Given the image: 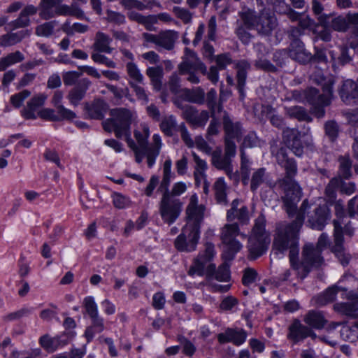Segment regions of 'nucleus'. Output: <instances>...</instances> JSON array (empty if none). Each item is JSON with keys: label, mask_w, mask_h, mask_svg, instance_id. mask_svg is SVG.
<instances>
[{"label": "nucleus", "mask_w": 358, "mask_h": 358, "mask_svg": "<svg viewBox=\"0 0 358 358\" xmlns=\"http://www.w3.org/2000/svg\"><path fill=\"white\" fill-rule=\"evenodd\" d=\"M303 220L304 215L299 213L292 222L280 221L276 223L272 244V253L278 258L283 257L289 252L290 266L301 279L305 278L313 268L320 267L324 262L322 252L315 248L312 243L303 246L301 262H298L299 232Z\"/></svg>", "instance_id": "f257e3e1"}, {"label": "nucleus", "mask_w": 358, "mask_h": 358, "mask_svg": "<svg viewBox=\"0 0 358 358\" xmlns=\"http://www.w3.org/2000/svg\"><path fill=\"white\" fill-rule=\"evenodd\" d=\"M275 157L278 164L285 171V177L278 180V184L284 193L282 201L285 209L290 216L302 196V189L294 179L298 171L297 164L294 159L288 157L287 148L284 147L278 149Z\"/></svg>", "instance_id": "f03ea898"}, {"label": "nucleus", "mask_w": 358, "mask_h": 358, "mask_svg": "<svg viewBox=\"0 0 358 358\" xmlns=\"http://www.w3.org/2000/svg\"><path fill=\"white\" fill-rule=\"evenodd\" d=\"M179 73L186 76V80L192 84L200 83L198 73L206 76L208 79L214 85L219 81V69L215 66H211L209 70L203 62L197 57L196 54L187 48L185 49V57L178 66Z\"/></svg>", "instance_id": "7ed1b4c3"}, {"label": "nucleus", "mask_w": 358, "mask_h": 358, "mask_svg": "<svg viewBox=\"0 0 358 358\" xmlns=\"http://www.w3.org/2000/svg\"><path fill=\"white\" fill-rule=\"evenodd\" d=\"M187 189L184 182H175L165 198H161L159 203V213L164 223L172 224L180 217L183 202L179 198Z\"/></svg>", "instance_id": "20e7f679"}, {"label": "nucleus", "mask_w": 358, "mask_h": 358, "mask_svg": "<svg viewBox=\"0 0 358 358\" xmlns=\"http://www.w3.org/2000/svg\"><path fill=\"white\" fill-rule=\"evenodd\" d=\"M271 243L270 234L266 230V219L259 216L255 222L251 234L248 238V258L255 260L262 256L268 250Z\"/></svg>", "instance_id": "39448f33"}, {"label": "nucleus", "mask_w": 358, "mask_h": 358, "mask_svg": "<svg viewBox=\"0 0 358 358\" xmlns=\"http://www.w3.org/2000/svg\"><path fill=\"white\" fill-rule=\"evenodd\" d=\"M110 115V117L102 123L104 130L114 132L117 138H124L126 141L132 139L131 138L132 112L124 108H117L111 109Z\"/></svg>", "instance_id": "423d86ee"}, {"label": "nucleus", "mask_w": 358, "mask_h": 358, "mask_svg": "<svg viewBox=\"0 0 358 358\" xmlns=\"http://www.w3.org/2000/svg\"><path fill=\"white\" fill-rule=\"evenodd\" d=\"M335 215L336 219L334 220V245L330 249L335 255L342 265L346 266L349 264L350 255L345 252L344 248V237L343 236L342 224L347 220L343 203L338 200L334 203Z\"/></svg>", "instance_id": "0eeeda50"}, {"label": "nucleus", "mask_w": 358, "mask_h": 358, "mask_svg": "<svg viewBox=\"0 0 358 358\" xmlns=\"http://www.w3.org/2000/svg\"><path fill=\"white\" fill-rule=\"evenodd\" d=\"M244 24L250 29H255L263 36H270L278 25V21L274 15L262 12L258 15L251 9L240 13Z\"/></svg>", "instance_id": "6e6552de"}, {"label": "nucleus", "mask_w": 358, "mask_h": 358, "mask_svg": "<svg viewBox=\"0 0 358 358\" xmlns=\"http://www.w3.org/2000/svg\"><path fill=\"white\" fill-rule=\"evenodd\" d=\"M204 246V250L201 251L194 259L189 269L188 275L205 276L206 280L209 281L213 280V274L215 271V264L212 263V261L216 255V251L215 245L210 242H206Z\"/></svg>", "instance_id": "1a4fd4ad"}, {"label": "nucleus", "mask_w": 358, "mask_h": 358, "mask_svg": "<svg viewBox=\"0 0 358 358\" xmlns=\"http://www.w3.org/2000/svg\"><path fill=\"white\" fill-rule=\"evenodd\" d=\"M150 134V129L146 124H141L140 128L135 129L134 131V138L138 143L137 146L146 150L148 166L149 168H152L160 154L163 144L159 134H155L152 136V143L149 145L148 138Z\"/></svg>", "instance_id": "9d476101"}, {"label": "nucleus", "mask_w": 358, "mask_h": 358, "mask_svg": "<svg viewBox=\"0 0 358 358\" xmlns=\"http://www.w3.org/2000/svg\"><path fill=\"white\" fill-rule=\"evenodd\" d=\"M355 15V13L349 12L345 16L340 15L330 19L329 15L324 14L318 17V20L324 27L341 33L348 31L350 26H353L348 38V43L350 45V41H358V23L354 22L352 20V15Z\"/></svg>", "instance_id": "9b49d317"}, {"label": "nucleus", "mask_w": 358, "mask_h": 358, "mask_svg": "<svg viewBox=\"0 0 358 358\" xmlns=\"http://www.w3.org/2000/svg\"><path fill=\"white\" fill-rule=\"evenodd\" d=\"M201 223L186 220L182 232L174 241V246L179 252H191L196 250L201 234Z\"/></svg>", "instance_id": "f8f14e48"}, {"label": "nucleus", "mask_w": 358, "mask_h": 358, "mask_svg": "<svg viewBox=\"0 0 358 358\" xmlns=\"http://www.w3.org/2000/svg\"><path fill=\"white\" fill-rule=\"evenodd\" d=\"M240 234V229L237 223L226 224L221 229L220 239L225 245L222 257L225 260H232L236 255L242 249L243 245L236 240Z\"/></svg>", "instance_id": "ddd939ff"}, {"label": "nucleus", "mask_w": 358, "mask_h": 358, "mask_svg": "<svg viewBox=\"0 0 358 358\" xmlns=\"http://www.w3.org/2000/svg\"><path fill=\"white\" fill-rule=\"evenodd\" d=\"M143 38L146 43H153L158 48L166 50H171L178 38V33L174 30L162 31L157 34L145 32L143 34Z\"/></svg>", "instance_id": "4468645a"}, {"label": "nucleus", "mask_w": 358, "mask_h": 358, "mask_svg": "<svg viewBox=\"0 0 358 358\" xmlns=\"http://www.w3.org/2000/svg\"><path fill=\"white\" fill-rule=\"evenodd\" d=\"M223 129L224 131V145L236 149L235 141H239L243 134L241 122H234L228 115L223 117Z\"/></svg>", "instance_id": "2eb2a0df"}, {"label": "nucleus", "mask_w": 358, "mask_h": 358, "mask_svg": "<svg viewBox=\"0 0 358 358\" xmlns=\"http://www.w3.org/2000/svg\"><path fill=\"white\" fill-rule=\"evenodd\" d=\"M341 298L348 299L350 302L335 303L334 310L350 317H358V294L353 291L345 290V292L341 294Z\"/></svg>", "instance_id": "dca6fc26"}, {"label": "nucleus", "mask_w": 358, "mask_h": 358, "mask_svg": "<svg viewBox=\"0 0 358 358\" xmlns=\"http://www.w3.org/2000/svg\"><path fill=\"white\" fill-rule=\"evenodd\" d=\"M310 80L314 83L322 86L323 94H319V98L324 105H329L333 94L334 79L332 77H324L320 71H317L311 74Z\"/></svg>", "instance_id": "f3484780"}, {"label": "nucleus", "mask_w": 358, "mask_h": 358, "mask_svg": "<svg viewBox=\"0 0 358 358\" xmlns=\"http://www.w3.org/2000/svg\"><path fill=\"white\" fill-rule=\"evenodd\" d=\"M220 344L231 343L236 346L243 345L248 337L245 330L240 328H227L224 331L217 336Z\"/></svg>", "instance_id": "a211bd4d"}, {"label": "nucleus", "mask_w": 358, "mask_h": 358, "mask_svg": "<svg viewBox=\"0 0 358 358\" xmlns=\"http://www.w3.org/2000/svg\"><path fill=\"white\" fill-rule=\"evenodd\" d=\"M283 139L287 147L297 156L301 157L303 153V147L301 143V134L297 129L286 128L282 132Z\"/></svg>", "instance_id": "6ab92c4d"}, {"label": "nucleus", "mask_w": 358, "mask_h": 358, "mask_svg": "<svg viewBox=\"0 0 358 358\" xmlns=\"http://www.w3.org/2000/svg\"><path fill=\"white\" fill-rule=\"evenodd\" d=\"M181 116L193 128L204 127L209 119V113L207 110L199 112L195 107L189 106Z\"/></svg>", "instance_id": "aec40b11"}, {"label": "nucleus", "mask_w": 358, "mask_h": 358, "mask_svg": "<svg viewBox=\"0 0 358 358\" xmlns=\"http://www.w3.org/2000/svg\"><path fill=\"white\" fill-rule=\"evenodd\" d=\"M224 155L221 150L212 153V164L217 169L223 170L231 165L232 159L236 156V149L224 145Z\"/></svg>", "instance_id": "412c9836"}, {"label": "nucleus", "mask_w": 358, "mask_h": 358, "mask_svg": "<svg viewBox=\"0 0 358 358\" xmlns=\"http://www.w3.org/2000/svg\"><path fill=\"white\" fill-rule=\"evenodd\" d=\"M288 55L290 58L301 64H306L313 58L311 53L305 49L304 44L300 39L291 41Z\"/></svg>", "instance_id": "4be33fe9"}, {"label": "nucleus", "mask_w": 358, "mask_h": 358, "mask_svg": "<svg viewBox=\"0 0 358 358\" xmlns=\"http://www.w3.org/2000/svg\"><path fill=\"white\" fill-rule=\"evenodd\" d=\"M331 218V211L326 206H320L315 210L314 215L309 217L308 222L313 229L322 230Z\"/></svg>", "instance_id": "5701e85b"}, {"label": "nucleus", "mask_w": 358, "mask_h": 358, "mask_svg": "<svg viewBox=\"0 0 358 358\" xmlns=\"http://www.w3.org/2000/svg\"><path fill=\"white\" fill-rule=\"evenodd\" d=\"M204 210L205 208L202 205H198L196 194H192L186 208V220L202 223L204 217Z\"/></svg>", "instance_id": "b1692460"}, {"label": "nucleus", "mask_w": 358, "mask_h": 358, "mask_svg": "<svg viewBox=\"0 0 358 358\" xmlns=\"http://www.w3.org/2000/svg\"><path fill=\"white\" fill-rule=\"evenodd\" d=\"M339 94L343 101L347 104L358 103V84L350 79L344 80Z\"/></svg>", "instance_id": "393cba45"}, {"label": "nucleus", "mask_w": 358, "mask_h": 358, "mask_svg": "<svg viewBox=\"0 0 358 358\" xmlns=\"http://www.w3.org/2000/svg\"><path fill=\"white\" fill-rule=\"evenodd\" d=\"M90 85L91 82L88 78L80 80L77 85L69 91L67 95V99L70 103L73 106H78L80 102L85 97Z\"/></svg>", "instance_id": "a878e982"}, {"label": "nucleus", "mask_w": 358, "mask_h": 358, "mask_svg": "<svg viewBox=\"0 0 358 358\" xmlns=\"http://www.w3.org/2000/svg\"><path fill=\"white\" fill-rule=\"evenodd\" d=\"M46 99L47 95L45 94H38L34 96L22 110V116L27 120H36L37 118L36 115L37 109L44 105Z\"/></svg>", "instance_id": "bb28decb"}, {"label": "nucleus", "mask_w": 358, "mask_h": 358, "mask_svg": "<svg viewBox=\"0 0 358 358\" xmlns=\"http://www.w3.org/2000/svg\"><path fill=\"white\" fill-rule=\"evenodd\" d=\"M308 327L304 325L299 319H294L288 327L287 337L294 343H298L306 339Z\"/></svg>", "instance_id": "cd10ccee"}, {"label": "nucleus", "mask_w": 358, "mask_h": 358, "mask_svg": "<svg viewBox=\"0 0 358 358\" xmlns=\"http://www.w3.org/2000/svg\"><path fill=\"white\" fill-rule=\"evenodd\" d=\"M303 321L310 328L322 329L327 323L324 313L316 310H310L306 313Z\"/></svg>", "instance_id": "c85d7f7f"}, {"label": "nucleus", "mask_w": 358, "mask_h": 358, "mask_svg": "<svg viewBox=\"0 0 358 358\" xmlns=\"http://www.w3.org/2000/svg\"><path fill=\"white\" fill-rule=\"evenodd\" d=\"M180 97L189 103L202 105L205 102L206 94L201 87L184 88L181 90Z\"/></svg>", "instance_id": "c756f323"}, {"label": "nucleus", "mask_w": 358, "mask_h": 358, "mask_svg": "<svg viewBox=\"0 0 358 358\" xmlns=\"http://www.w3.org/2000/svg\"><path fill=\"white\" fill-rule=\"evenodd\" d=\"M347 289L338 286L334 285L327 289L323 293L315 297V303L317 306H322L329 303H331L335 301L338 293H344Z\"/></svg>", "instance_id": "7c9ffc66"}, {"label": "nucleus", "mask_w": 358, "mask_h": 358, "mask_svg": "<svg viewBox=\"0 0 358 358\" xmlns=\"http://www.w3.org/2000/svg\"><path fill=\"white\" fill-rule=\"evenodd\" d=\"M108 106L102 100H94L92 103H86L85 109L91 119L101 120L104 117Z\"/></svg>", "instance_id": "2f4dec72"}, {"label": "nucleus", "mask_w": 358, "mask_h": 358, "mask_svg": "<svg viewBox=\"0 0 358 358\" xmlns=\"http://www.w3.org/2000/svg\"><path fill=\"white\" fill-rule=\"evenodd\" d=\"M112 41L113 39L109 35L100 31H97L95 35L92 48L99 52L111 54L113 50L110 46Z\"/></svg>", "instance_id": "473e14b6"}, {"label": "nucleus", "mask_w": 358, "mask_h": 358, "mask_svg": "<svg viewBox=\"0 0 358 358\" xmlns=\"http://www.w3.org/2000/svg\"><path fill=\"white\" fill-rule=\"evenodd\" d=\"M236 67L237 69V89L240 93L241 99H244V88L247 78L248 71L250 69V64L245 60L239 61Z\"/></svg>", "instance_id": "72a5a7b5"}, {"label": "nucleus", "mask_w": 358, "mask_h": 358, "mask_svg": "<svg viewBox=\"0 0 358 358\" xmlns=\"http://www.w3.org/2000/svg\"><path fill=\"white\" fill-rule=\"evenodd\" d=\"M56 14H57V16H73L79 20L86 18L83 10L76 3H71L70 6L66 4H57L56 7Z\"/></svg>", "instance_id": "f704fd0d"}, {"label": "nucleus", "mask_w": 358, "mask_h": 358, "mask_svg": "<svg viewBox=\"0 0 358 358\" xmlns=\"http://www.w3.org/2000/svg\"><path fill=\"white\" fill-rule=\"evenodd\" d=\"M269 175L266 173L265 168H259L253 172L250 180V189L255 192L257 189L263 184L266 183L268 186L271 187L272 182L268 180Z\"/></svg>", "instance_id": "c9c22d12"}, {"label": "nucleus", "mask_w": 358, "mask_h": 358, "mask_svg": "<svg viewBox=\"0 0 358 358\" xmlns=\"http://www.w3.org/2000/svg\"><path fill=\"white\" fill-rule=\"evenodd\" d=\"M192 155L195 163L194 171L195 185L199 186L201 181L206 177V171L208 169V165L206 162L201 159L194 152H192Z\"/></svg>", "instance_id": "e433bc0d"}, {"label": "nucleus", "mask_w": 358, "mask_h": 358, "mask_svg": "<svg viewBox=\"0 0 358 358\" xmlns=\"http://www.w3.org/2000/svg\"><path fill=\"white\" fill-rule=\"evenodd\" d=\"M60 31L59 21L51 20L38 25L35 34L38 36L49 38Z\"/></svg>", "instance_id": "4c0bfd02"}, {"label": "nucleus", "mask_w": 358, "mask_h": 358, "mask_svg": "<svg viewBox=\"0 0 358 358\" xmlns=\"http://www.w3.org/2000/svg\"><path fill=\"white\" fill-rule=\"evenodd\" d=\"M340 55L337 57V54L334 50L329 51V54L331 59L332 66L334 69L337 68V65L344 66L350 63L352 60L349 55V49L346 45L339 47Z\"/></svg>", "instance_id": "58836bf2"}, {"label": "nucleus", "mask_w": 358, "mask_h": 358, "mask_svg": "<svg viewBox=\"0 0 358 358\" xmlns=\"http://www.w3.org/2000/svg\"><path fill=\"white\" fill-rule=\"evenodd\" d=\"M143 3L138 0H121L120 4L126 9L136 8L138 10H143L153 6L159 7L160 3L157 0H144Z\"/></svg>", "instance_id": "ea45409f"}, {"label": "nucleus", "mask_w": 358, "mask_h": 358, "mask_svg": "<svg viewBox=\"0 0 358 358\" xmlns=\"http://www.w3.org/2000/svg\"><path fill=\"white\" fill-rule=\"evenodd\" d=\"M57 6L56 0H41L39 4L40 17L48 20L57 16V14H56Z\"/></svg>", "instance_id": "a19ab883"}, {"label": "nucleus", "mask_w": 358, "mask_h": 358, "mask_svg": "<svg viewBox=\"0 0 358 358\" xmlns=\"http://www.w3.org/2000/svg\"><path fill=\"white\" fill-rule=\"evenodd\" d=\"M338 174L340 178L349 179L352 176V162L348 155L340 156L338 158Z\"/></svg>", "instance_id": "79ce46f5"}, {"label": "nucleus", "mask_w": 358, "mask_h": 358, "mask_svg": "<svg viewBox=\"0 0 358 358\" xmlns=\"http://www.w3.org/2000/svg\"><path fill=\"white\" fill-rule=\"evenodd\" d=\"M159 127L164 135L169 137L173 136L174 131L178 130L176 117L173 115L164 117L159 124Z\"/></svg>", "instance_id": "37998d69"}, {"label": "nucleus", "mask_w": 358, "mask_h": 358, "mask_svg": "<svg viewBox=\"0 0 358 358\" xmlns=\"http://www.w3.org/2000/svg\"><path fill=\"white\" fill-rule=\"evenodd\" d=\"M214 190L215 199L218 203L226 205L227 203V184L224 178H219L214 184Z\"/></svg>", "instance_id": "c03bdc74"}, {"label": "nucleus", "mask_w": 358, "mask_h": 358, "mask_svg": "<svg viewBox=\"0 0 358 358\" xmlns=\"http://www.w3.org/2000/svg\"><path fill=\"white\" fill-rule=\"evenodd\" d=\"M126 71L129 76L128 83H143L144 76L141 73L136 64L134 62H129L126 64Z\"/></svg>", "instance_id": "a18cd8bd"}, {"label": "nucleus", "mask_w": 358, "mask_h": 358, "mask_svg": "<svg viewBox=\"0 0 358 358\" xmlns=\"http://www.w3.org/2000/svg\"><path fill=\"white\" fill-rule=\"evenodd\" d=\"M220 264L217 268H215L213 271V280L220 282H229L231 279L230 265L227 262V260Z\"/></svg>", "instance_id": "49530a36"}, {"label": "nucleus", "mask_w": 358, "mask_h": 358, "mask_svg": "<svg viewBox=\"0 0 358 358\" xmlns=\"http://www.w3.org/2000/svg\"><path fill=\"white\" fill-rule=\"evenodd\" d=\"M24 35L23 31H18L15 33H8L0 36V46L8 47L12 46L20 42L24 38Z\"/></svg>", "instance_id": "de8ad7c7"}, {"label": "nucleus", "mask_w": 358, "mask_h": 358, "mask_svg": "<svg viewBox=\"0 0 358 358\" xmlns=\"http://www.w3.org/2000/svg\"><path fill=\"white\" fill-rule=\"evenodd\" d=\"M39 344L48 352H53L57 350L59 346V338L50 337L45 334L40 337Z\"/></svg>", "instance_id": "09e8293b"}, {"label": "nucleus", "mask_w": 358, "mask_h": 358, "mask_svg": "<svg viewBox=\"0 0 358 358\" xmlns=\"http://www.w3.org/2000/svg\"><path fill=\"white\" fill-rule=\"evenodd\" d=\"M341 185V179L333 178L325 188V195L330 202L334 201L336 198V192Z\"/></svg>", "instance_id": "8fccbe9b"}, {"label": "nucleus", "mask_w": 358, "mask_h": 358, "mask_svg": "<svg viewBox=\"0 0 358 358\" xmlns=\"http://www.w3.org/2000/svg\"><path fill=\"white\" fill-rule=\"evenodd\" d=\"M30 24V19L20 12L18 17L7 24L6 30H15L19 28L28 27Z\"/></svg>", "instance_id": "3c124183"}, {"label": "nucleus", "mask_w": 358, "mask_h": 358, "mask_svg": "<svg viewBox=\"0 0 358 358\" xmlns=\"http://www.w3.org/2000/svg\"><path fill=\"white\" fill-rule=\"evenodd\" d=\"M173 13L176 17L180 19L184 24L192 22L193 14L186 8L174 6Z\"/></svg>", "instance_id": "603ef678"}, {"label": "nucleus", "mask_w": 358, "mask_h": 358, "mask_svg": "<svg viewBox=\"0 0 358 358\" xmlns=\"http://www.w3.org/2000/svg\"><path fill=\"white\" fill-rule=\"evenodd\" d=\"M31 95V92L28 90L13 94L10 98V102L12 106L16 108H20L26 99Z\"/></svg>", "instance_id": "864d4df0"}, {"label": "nucleus", "mask_w": 358, "mask_h": 358, "mask_svg": "<svg viewBox=\"0 0 358 358\" xmlns=\"http://www.w3.org/2000/svg\"><path fill=\"white\" fill-rule=\"evenodd\" d=\"M113 203L116 208L123 209L129 207L131 204L130 199L118 192L112 194Z\"/></svg>", "instance_id": "5fc2aeb1"}, {"label": "nucleus", "mask_w": 358, "mask_h": 358, "mask_svg": "<svg viewBox=\"0 0 358 358\" xmlns=\"http://www.w3.org/2000/svg\"><path fill=\"white\" fill-rule=\"evenodd\" d=\"M83 303L90 317L99 314L98 306L93 296H87L85 297Z\"/></svg>", "instance_id": "6e6d98bb"}, {"label": "nucleus", "mask_w": 358, "mask_h": 358, "mask_svg": "<svg viewBox=\"0 0 358 358\" xmlns=\"http://www.w3.org/2000/svg\"><path fill=\"white\" fill-rule=\"evenodd\" d=\"M287 113L290 117H295L299 120H308L309 118L308 114L306 110L301 106H292L287 109Z\"/></svg>", "instance_id": "4d7b16f0"}, {"label": "nucleus", "mask_w": 358, "mask_h": 358, "mask_svg": "<svg viewBox=\"0 0 358 358\" xmlns=\"http://www.w3.org/2000/svg\"><path fill=\"white\" fill-rule=\"evenodd\" d=\"M162 68L161 66L149 67L146 70L148 76L150 78L152 83H154L155 88L157 85H160V78L162 76Z\"/></svg>", "instance_id": "13d9d810"}, {"label": "nucleus", "mask_w": 358, "mask_h": 358, "mask_svg": "<svg viewBox=\"0 0 358 358\" xmlns=\"http://www.w3.org/2000/svg\"><path fill=\"white\" fill-rule=\"evenodd\" d=\"M58 311V307L53 303H50L48 308H45L41 311L40 317L43 320L50 321L52 319L57 317Z\"/></svg>", "instance_id": "bf43d9fd"}, {"label": "nucleus", "mask_w": 358, "mask_h": 358, "mask_svg": "<svg viewBox=\"0 0 358 358\" xmlns=\"http://www.w3.org/2000/svg\"><path fill=\"white\" fill-rule=\"evenodd\" d=\"M56 108V116L59 117V121L71 120L76 117V114L70 109L65 108L63 105L59 106Z\"/></svg>", "instance_id": "052dcab7"}, {"label": "nucleus", "mask_w": 358, "mask_h": 358, "mask_svg": "<svg viewBox=\"0 0 358 358\" xmlns=\"http://www.w3.org/2000/svg\"><path fill=\"white\" fill-rule=\"evenodd\" d=\"M106 87L110 92L113 94L115 98L120 99L125 96L128 99L131 100V94L129 93V90L127 87L118 88L117 87L110 84H106Z\"/></svg>", "instance_id": "680f3d73"}, {"label": "nucleus", "mask_w": 358, "mask_h": 358, "mask_svg": "<svg viewBox=\"0 0 358 358\" xmlns=\"http://www.w3.org/2000/svg\"><path fill=\"white\" fill-rule=\"evenodd\" d=\"M257 278V272L254 268H247L243 271L242 282L245 286H249L256 282Z\"/></svg>", "instance_id": "e2e57ef3"}, {"label": "nucleus", "mask_w": 358, "mask_h": 358, "mask_svg": "<svg viewBox=\"0 0 358 358\" xmlns=\"http://www.w3.org/2000/svg\"><path fill=\"white\" fill-rule=\"evenodd\" d=\"M127 143L128 146L134 151L135 154V159L137 163H141L144 157H147L146 150L141 149V148L138 147L136 143L132 139H129Z\"/></svg>", "instance_id": "0e129e2a"}, {"label": "nucleus", "mask_w": 358, "mask_h": 358, "mask_svg": "<svg viewBox=\"0 0 358 358\" xmlns=\"http://www.w3.org/2000/svg\"><path fill=\"white\" fill-rule=\"evenodd\" d=\"M178 131L180 132V136L184 142V143L188 147V148H193L194 146V141L191 137V135L189 132L188 131V129L187 127L185 126V123H181L178 126Z\"/></svg>", "instance_id": "69168bd1"}, {"label": "nucleus", "mask_w": 358, "mask_h": 358, "mask_svg": "<svg viewBox=\"0 0 358 358\" xmlns=\"http://www.w3.org/2000/svg\"><path fill=\"white\" fill-rule=\"evenodd\" d=\"M260 141L255 131H250L243 138L242 145L244 148H254L259 145Z\"/></svg>", "instance_id": "338daca9"}, {"label": "nucleus", "mask_w": 358, "mask_h": 358, "mask_svg": "<svg viewBox=\"0 0 358 358\" xmlns=\"http://www.w3.org/2000/svg\"><path fill=\"white\" fill-rule=\"evenodd\" d=\"M106 20L108 22L122 24L125 22V16L119 12L107 10Z\"/></svg>", "instance_id": "774afa93"}]
</instances>
